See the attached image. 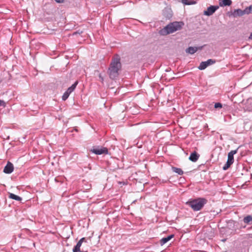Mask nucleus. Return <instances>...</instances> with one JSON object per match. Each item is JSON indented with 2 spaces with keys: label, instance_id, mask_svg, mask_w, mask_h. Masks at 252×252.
I'll return each mask as SVG.
<instances>
[{
  "label": "nucleus",
  "instance_id": "obj_1",
  "mask_svg": "<svg viewBox=\"0 0 252 252\" xmlns=\"http://www.w3.org/2000/svg\"><path fill=\"white\" fill-rule=\"evenodd\" d=\"M184 23L182 22H175L172 23L168 25L164 29H162L160 31V33L162 35L172 33L181 29Z\"/></svg>",
  "mask_w": 252,
  "mask_h": 252
},
{
  "label": "nucleus",
  "instance_id": "obj_2",
  "mask_svg": "<svg viewBox=\"0 0 252 252\" xmlns=\"http://www.w3.org/2000/svg\"><path fill=\"white\" fill-rule=\"evenodd\" d=\"M121 63L119 58L115 57L112 60L109 68V73L110 77L111 78H115L118 75V71L121 68Z\"/></svg>",
  "mask_w": 252,
  "mask_h": 252
},
{
  "label": "nucleus",
  "instance_id": "obj_3",
  "mask_svg": "<svg viewBox=\"0 0 252 252\" xmlns=\"http://www.w3.org/2000/svg\"><path fill=\"white\" fill-rule=\"evenodd\" d=\"M206 202L207 200L205 198H199L196 199L189 201L186 203L194 211H197L201 210Z\"/></svg>",
  "mask_w": 252,
  "mask_h": 252
},
{
  "label": "nucleus",
  "instance_id": "obj_4",
  "mask_svg": "<svg viewBox=\"0 0 252 252\" xmlns=\"http://www.w3.org/2000/svg\"><path fill=\"white\" fill-rule=\"evenodd\" d=\"M78 82L76 81L70 87L68 88L62 96L63 100H65L68 97L69 94L74 90Z\"/></svg>",
  "mask_w": 252,
  "mask_h": 252
},
{
  "label": "nucleus",
  "instance_id": "obj_5",
  "mask_svg": "<svg viewBox=\"0 0 252 252\" xmlns=\"http://www.w3.org/2000/svg\"><path fill=\"white\" fill-rule=\"evenodd\" d=\"M91 151L96 155L106 154L108 153L107 149L105 147L94 148Z\"/></svg>",
  "mask_w": 252,
  "mask_h": 252
},
{
  "label": "nucleus",
  "instance_id": "obj_6",
  "mask_svg": "<svg viewBox=\"0 0 252 252\" xmlns=\"http://www.w3.org/2000/svg\"><path fill=\"white\" fill-rule=\"evenodd\" d=\"M215 63V61L212 59H209L206 62H202L200 63L198 68L200 70H203L210 65H212Z\"/></svg>",
  "mask_w": 252,
  "mask_h": 252
},
{
  "label": "nucleus",
  "instance_id": "obj_7",
  "mask_svg": "<svg viewBox=\"0 0 252 252\" xmlns=\"http://www.w3.org/2000/svg\"><path fill=\"white\" fill-rule=\"evenodd\" d=\"M218 6H210L207 9L204 11V15L206 16L212 15L218 8Z\"/></svg>",
  "mask_w": 252,
  "mask_h": 252
},
{
  "label": "nucleus",
  "instance_id": "obj_8",
  "mask_svg": "<svg viewBox=\"0 0 252 252\" xmlns=\"http://www.w3.org/2000/svg\"><path fill=\"white\" fill-rule=\"evenodd\" d=\"M237 150H232L230 151L228 154V159L227 162H228V163L232 164L234 162V155L236 154L237 153Z\"/></svg>",
  "mask_w": 252,
  "mask_h": 252
},
{
  "label": "nucleus",
  "instance_id": "obj_9",
  "mask_svg": "<svg viewBox=\"0 0 252 252\" xmlns=\"http://www.w3.org/2000/svg\"><path fill=\"white\" fill-rule=\"evenodd\" d=\"M14 167L13 164L8 162L4 169V172L7 174L12 173L13 171Z\"/></svg>",
  "mask_w": 252,
  "mask_h": 252
},
{
  "label": "nucleus",
  "instance_id": "obj_10",
  "mask_svg": "<svg viewBox=\"0 0 252 252\" xmlns=\"http://www.w3.org/2000/svg\"><path fill=\"white\" fill-rule=\"evenodd\" d=\"M85 240V238H82L78 241L76 245L73 248V252H80V247Z\"/></svg>",
  "mask_w": 252,
  "mask_h": 252
},
{
  "label": "nucleus",
  "instance_id": "obj_11",
  "mask_svg": "<svg viewBox=\"0 0 252 252\" xmlns=\"http://www.w3.org/2000/svg\"><path fill=\"white\" fill-rule=\"evenodd\" d=\"M232 3L231 0H219V5L221 7L230 6Z\"/></svg>",
  "mask_w": 252,
  "mask_h": 252
},
{
  "label": "nucleus",
  "instance_id": "obj_12",
  "mask_svg": "<svg viewBox=\"0 0 252 252\" xmlns=\"http://www.w3.org/2000/svg\"><path fill=\"white\" fill-rule=\"evenodd\" d=\"M199 157V155H198L196 152H194L190 154V156L189 158L190 160L195 162L196 161Z\"/></svg>",
  "mask_w": 252,
  "mask_h": 252
},
{
  "label": "nucleus",
  "instance_id": "obj_13",
  "mask_svg": "<svg viewBox=\"0 0 252 252\" xmlns=\"http://www.w3.org/2000/svg\"><path fill=\"white\" fill-rule=\"evenodd\" d=\"M244 14H245V10H242L240 9H238L235 10L234 11L233 13V15L234 17L241 16H242V15H243Z\"/></svg>",
  "mask_w": 252,
  "mask_h": 252
},
{
  "label": "nucleus",
  "instance_id": "obj_14",
  "mask_svg": "<svg viewBox=\"0 0 252 252\" xmlns=\"http://www.w3.org/2000/svg\"><path fill=\"white\" fill-rule=\"evenodd\" d=\"M174 235H170L167 237L163 238L161 239L160 241V243L161 245H163L165 244L166 243L168 242L169 240H170L173 237Z\"/></svg>",
  "mask_w": 252,
  "mask_h": 252
},
{
  "label": "nucleus",
  "instance_id": "obj_15",
  "mask_svg": "<svg viewBox=\"0 0 252 252\" xmlns=\"http://www.w3.org/2000/svg\"><path fill=\"white\" fill-rule=\"evenodd\" d=\"M9 198L19 201L22 200L21 197L12 193H9Z\"/></svg>",
  "mask_w": 252,
  "mask_h": 252
},
{
  "label": "nucleus",
  "instance_id": "obj_16",
  "mask_svg": "<svg viewBox=\"0 0 252 252\" xmlns=\"http://www.w3.org/2000/svg\"><path fill=\"white\" fill-rule=\"evenodd\" d=\"M197 47H190L187 49L186 52L190 54H193L194 53H195L197 51Z\"/></svg>",
  "mask_w": 252,
  "mask_h": 252
},
{
  "label": "nucleus",
  "instance_id": "obj_17",
  "mask_svg": "<svg viewBox=\"0 0 252 252\" xmlns=\"http://www.w3.org/2000/svg\"><path fill=\"white\" fill-rule=\"evenodd\" d=\"M182 2L186 5L194 4L196 2L193 0H182Z\"/></svg>",
  "mask_w": 252,
  "mask_h": 252
},
{
  "label": "nucleus",
  "instance_id": "obj_18",
  "mask_svg": "<svg viewBox=\"0 0 252 252\" xmlns=\"http://www.w3.org/2000/svg\"><path fill=\"white\" fill-rule=\"evenodd\" d=\"M172 170L174 172L178 173L179 175H182L183 174V171L180 168L173 167Z\"/></svg>",
  "mask_w": 252,
  "mask_h": 252
},
{
  "label": "nucleus",
  "instance_id": "obj_19",
  "mask_svg": "<svg viewBox=\"0 0 252 252\" xmlns=\"http://www.w3.org/2000/svg\"><path fill=\"white\" fill-rule=\"evenodd\" d=\"M251 221H252V217L251 216H248L244 219V221L246 223H249Z\"/></svg>",
  "mask_w": 252,
  "mask_h": 252
},
{
  "label": "nucleus",
  "instance_id": "obj_20",
  "mask_svg": "<svg viewBox=\"0 0 252 252\" xmlns=\"http://www.w3.org/2000/svg\"><path fill=\"white\" fill-rule=\"evenodd\" d=\"M244 10L246 14H249L252 13V5L246 7Z\"/></svg>",
  "mask_w": 252,
  "mask_h": 252
},
{
  "label": "nucleus",
  "instance_id": "obj_21",
  "mask_svg": "<svg viewBox=\"0 0 252 252\" xmlns=\"http://www.w3.org/2000/svg\"><path fill=\"white\" fill-rule=\"evenodd\" d=\"M231 163H228V162H226V163L224 165V166L223 167V170H227L231 165Z\"/></svg>",
  "mask_w": 252,
  "mask_h": 252
},
{
  "label": "nucleus",
  "instance_id": "obj_22",
  "mask_svg": "<svg viewBox=\"0 0 252 252\" xmlns=\"http://www.w3.org/2000/svg\"><path fill=\"white\" fill-rule=\"evenodd\" d=\"M6 106V104L3 100H0V106H2L3 108Z\"/></svg>",
  "mask_w": 252,
  "mask_h": 252
},
{
  "label": "nucleus",
  "instance_id": "obj_23",
  "mask_svg": "<svg viewBox=\"0 0 252 252\" xmlns=\"http://www.w3.org/2000/svg\"><path fill=\"white\" fill-rule=\"evenodd\" d=\"M221 107H222V105L220 103H217L215 105V107L216 108H221Z\"/></svg>",
  "mask_w": 252,
  "mask_h": 252
},
{
  "label": "nucleus",
  "instance_id": "obj_24",
  "mask_svg": "<svg viewBox=\"0 0 252 252\" xmlns=\"http://www.w3.org/2000/svg\"><path fill=\"white\" fill-rule=\"evenodd\" d=\"M58 3H63L64 0H55Z\"/></svg>",
  "mask_w": 252,
  "mask_h": 252
},
{
  "label": "nucleus",
  "instance_id": "obj_25",
  "mask_svg": "<svg viewBox=\"0 0 252 252\" xmlns=\"http://www.w3.org/2000/svg\"><path fill=\"white\" fill-rule=\"evenodd\" d=\"M249 38L252 39V33L251 34Z\"/></svg>",
  "mask_w": 252,
  "mask_h": 252
}]
</instances>
